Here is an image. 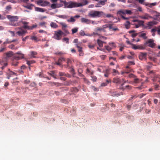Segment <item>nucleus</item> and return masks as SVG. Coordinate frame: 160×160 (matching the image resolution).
Wrapping results in <instances>:
<instances>
[{"instance_id": "nucleus-29", "label": "nucleus", "mask_w": 160, "mask_h": 160, "mask_svg": "<svg viewBox=\"0 0 160 160\" xmlns=\"http://www.w3.org/2000/svg\"><path fill=\"white\" fill-rule=\"evenodd\" d=\"M50 4V2L47 1H45L43 2L40 5V6L42 7L46 6Z\"/></svg>"}, {"instance_id": "nucleus-59", "label": "nucleus", "mask_w": 160, "mask_h": 160, "mask_svg": "<svg viewBox=\"0 0 160 160\" xmlns=\"http://www.w3.org/2000/svg\"><path fill=\"white\" fill-rule=\"evenodd\" d=\"M90 24L92 23L93 25L97 24H98V23L97 22H96L90 20Z\"/></svg>"}, {"instance_id": "nucleus-25", "label": "nucleus", "mask_w": 160, "mask_h": 160, "mask_svg": "<svg viewBox=\"0 0 160 160\" xmlns=\"http://www.w3.org/2000/svg\"><path fill=\"white\" fill-rule=\"evenodd\" d=\"M103 42H102L99 39H98L97 40V43L100 47H103Z\"/></svg>"}, {"instance_id": "nucleus-37", "label": "nucleus", "mask_w": 160, "mask_h": 160, "mask_svg": "<svg viewBox=\"0 0 160 160\" xmlns=\"http://www.w3.org/2000/svg\"><path fill=\"white\" fill-rule=\"evenodd\" d=\"M60 24L62 26V30L66 28L67 27V25L65 23L62 22H61L60 23Z\"/></svg>"}, {"instance_id": "nucleus-63", "label": "nucleus", "mask_w": 160, "mask_h": 160, "mask_svg": "<svg viewBox=\"0 0 160 160\" xmlns=\"http://www.w3.org/2000/svg\"><path fill=\"white\" fill-rule=\"evenodd\" d=\"M43 1L42 0H39L37 2V3L38 5H41L43 2Z\"/></svg>"}, {"instance_id": "nucleus-28", "label": "nucleus", "mask_w": 160, "mask_h": 160, "mask_svg": "<svg viewBox=\"0 0 160 160\" xmlns=\"http://www.w3.org/2000/svg\"><path fill=\"white\" fill-rule=\"evenodd\" d=\"M50 4V2L47 1H45L43 2L40 5V6L42 7L46 6Z\"/></svg>"}, {"instance_id": "nucleus-40", "label": "nucleus", "mask_w": 160, "mask_h": 160, "mask_svg": "<svg viewBox=\"0 0 160 160\" xmlns=\"http://www.w3.org/2000/svg\"><path fill=\"white\" fill-rule=\"evenodd\" d=\"M105 48L106 49L108 52H110L112 49V48H111L109 46H105Z\"/></svg>"}, {"instance_id": "nucleus-55", "label": "nucleus", "mask_w": 160, "mask_h": 160, "mask_svg": "<svg viewBox=\"0 0 160 160\" xmlns=\"http://www.w3.org/2000/svg\"><path fill=\"white\" fill-rule=\"evenodd\" d=\"M92 80L93 82H96L97 79V77L95 76H92L91 77Z\"/></svg>"}, {"instance_id": "nucleus-35", "label": "nucleus", "mask_w": 160, "mask_h": 160, "mask_svg": "<svg viewBox=\"0 0 160 160\" xmlns=\"http://www.w3.org/2000/svg\"><path fill=\"white\" fill-rule=\"evenodd\" d=\"M125 26L127 29H128L130 27V22L128 21H127L125 24Z\"/></svg>"}, {"instance_id": "nucleus-15", "label": "nucleus", "mask_w": 160, "mask_h": 160, "mask_svg": "<svg viewBox=\"0 0 160 160\" xmlns=\"http://www.w3.org/2000/svg\"><path fill=\"white\" fill-rule=\"evenodd\" d=\"M144 5L147 6L149 7V8H152V6H155L157 5V2H155L152 3H149L148 2H145L144 3Z\"/></svg>"}, {"instance_id": "nucleus-11", "label": "nucleus", "mask_w": 160, "mask_h": 160, "mask_svg": "<svg viewBox=\"0 0 160 160\" xmlns=\"http://www.w3.org/2000/svg\"><path fill=\"white\" fill-rule=\"evenodd\" d=\"M147 53L146 52H141L139 56V59L142 60L146 59Z\"/></svg>"}, {"instance_id": "nucleus-61", "label": "nucleus", "mask_w": 160, "mask_h": 160, "mask_svg": "<svg viewBox=\"0 0 160 160\" xmlns=\"http://www.w3.org/2000/svg\"><path fill=\"white\" fill-rule=\"evenodd\" d=\"M14 45L13 44H11L8 47L9 48L12 49H14Z\"/></svg>"}, {"instance_id": "nucleus-56", "label": "nucleus", "mask_w": 160, "mask_h": 160, "mask_svg": "<svg viewBox=\"0 0 160 160\" xmlns=\"http://www.w3.org/2000/svg\"><path fill=\"white\" fill-rule=\"evenodd\" d=\"M69 38H63V40L64 41L66 42L67 43H69Z\"/></svg>"}, {"instance_id": "nucleus-36", "label": "nucleus", "mask_w": 160, "mask_h": 160, "mask_svg": "<svg viewBox=\"0 0 160 160\" xmlns=\"http://www.w3.org/2000/svg\"><path fill=\"white\" fill-rule=\"evenodd\" d=\"M30 39H31L34 40L36 42H38L39 40L36 36H31Z\"/></svg>"}, {"instance_id": "nucleus-39", "label": "nucleus", "mask_w": 160, "mask_h": 160, "mask_svg": "<svg viewBox=\"0 0 160 160\" xmlns=\"http://www.w3.org/2000/svg\"><path fill=\"white\" fill-rule=\"evenodd\" d=\"M72 92L74 93H76L78 92V89L76 88H73L71 89Z\"/></svg>"}, {"instance_id": "nucleus-18", "label": "nucleus", "mask_w": 160, "mask_h": 160, "mask_svg": "<svg viewBox=\"0 0 160 160\" xmlns=\"http://www.w3.org/2000/svg\"><path fill=\"white\" fill-rule=\"evenodd\" d=\"M90 20L88 19L85 18H82L81 19L82 22L85 23L87 24H90Z\"/></svg>"}, {"instance_id": "nucleus-20", "label": "nucleus", "mask_w": 160, "mask_h": 160, "mask_svg": "<svg viewBox=\"0 0 160 160\" xmlns=\"http://www.w3.org/2000/svg\"><path fill=\"white\" fill-rule=\"evenodd\" d=\"M119 12L121 13L122 14L126 13L129 15L132 14V12L130 10H126L125 11H120Z\"/></svg>"}, {"instance_id": "nucleus-19", "label": "nucleus", "mask_w": 160, "mask_h": 160, "mask_svg": "<svg viewBox=\"0 0 160 160\" xmlns=\"http://www.w3.org/2000/svg\"><path fill=\"white\" fill-rule=\"evenodd\" d=\"M50 26L51 28H58V25L55 23L51 22L50 23Z\"/></svg>"}, {"instance_id": "nucleus-30", "label": "nucleus", "mask_w": 160, "mask_h": 160, "mask_svg": "<svg viewBox=\"0 0 160 160\" xmlns=\"http://www.w3.org/2000/svg\"><path fill=\"white\" fill-rule=\"evenodd\" d=\"M79 34L81 36H91V35L86 34L85 33L84 31L83 30H81L80 31V32Z\"/></svg>"}, {"instance_id": "nucleus-5", "label": "nucleus", "mask_w": 160, "mask_h": 160, "mask_svg": "<svg viewBox=\"0 0 160 160\" xmlns=\"http://www.w3.org/2000/svg\"><path fill=\"white\" fill-rule=\"evenodd\" d=\"M63 32L61 30H59L55 32L54 38L56 39L59 40L61 39V36L63 34Z\"/></svg>"}, {"instance_id": "nucleus-46", "label": "nucleus", "mask_w": 160, "mask_h": 160, "mask_svg": "<svg viewBox=\"0 0 160 160\" xmlns=\"http://www.w3.org/2000/svg\"><path fill=\"white\" fill-rule=\"evenodd\" d=\"M109 73V70L107 69L106 71V72L104 75V76L106 77H108Z\"/></svg>"}, {"instance_id": "nucleus-51", "label": "nucleus", "mask_w": 160, "mask_h": 160, "mask_svg": "<svg viewBox=\"0 0 160 160\" xmlns=\"http://www.w3.org/2000/svg\"><path fill=\"white\" fill-rule=\"evenodd\" d=\"M113 72L114 73H116V74H114V75H116L117 74H119V73L118 72V71L115 69H112Z\"/></svg>"}, {"instance_id": "nucleus-44", "label": "nucleus", "mask_w": 160, "mask_h": 160, "mask_svg": "<svg viewBox=\"0 0 160 160\" xmlns=\"http://www.w3.org/2000/svg\"><path fill=\"white\" fill-rule=\"evenodd\" d=\"M145 87V86L143 85V83H142V85L140 87H137L136 88L139 90H141L142 89L144 88Z\"/></svg>"}, {"instance_id": "nucleus-58", "label": "nucleus", "mask_w": 160, "mask_h": 160, "mask_svg": "<svg viewBox=\"0 0 160 160\" xmlns=\"http://www.w3.org/2000/svg\"><path fill=\"white\" fill-rule=\"evenodd\" d=\"M136 77V76L133 74H130L128 75V77L129 78H134Z\"/></svg>"}, {"instance_id": "nucleus-10", "label": "nucleus", "mask_w": 160, "mask_h": 160, "mask_svg": "<svg viewBox=\"0 0 160 160\" xmlns=\"http://www.w3.org/2000/svg\"><path fill=\"white\" fill-rule=\"evenodd\" d=\"M134 22H137L138 24H135V27L136 28H138L141 26H144V22L142 20H133Z\"/></svg>"}, {"instance_id": "nucleus-32", "label": "nucleus", "mask_w": 160, "mask_h": 160, "mask_svg": "<svg viewBox=\"0 0 160 160\" xmlns=\"http://www.w3.org/2000/svg\"><path fill=\"white\" fill-rule=\"evenodd\" d=\"M31 56L33 58H35V56L37 54V52L35 51H31L30 52Z\"/></svg>"}, {"instance_id": "nucleus-7", "label": "nucleus", "mask_w": 160, "mask_h": 160, "mask_svg": "<svg viewBox=\"0 0 160 160\" xmlns=\"http://www.w3.org/2000/svg\"><path fill=\"white\" fill-rule=\"evenodd\" d=\"M148 44V46L152 48H153L155 46V44L154 43V40L153 39H150L147 41L145 43V45H146Z\"/></svg>"}, {"instance_id": "nucleus-27", "label": "nucleus", "mask_w": 160, "mask_h": 160, "mask_svg": "<svg viewBox=\"0 0 160 160\" xmlns=\"http://www.w3.org/2000/svg\"><path fill=\"white\" fill-rule=\"evenodd\" d=\"M56 16L57 17L59 18H62V19H66V18H67L68 17V16H66L65 15H56Z\"/></svg>"}, {"instance_id": "nucleus-17", "label": "nucleus", "mask_w": 160, "mask_h": 160, "mask_svg": "<svg viewBox=\"0 0 160 160\" xmlns=\"http://www.w3.org/2000/svg\"><path fill=\"white\" fill-rule=\"evenodd\" d=\"M4 54L6 55V58H8L12 57L13 55V53L12 51H9L5 53Z\"/></svg>"}, {"instance_id": "nucleus-47", "label": "nucleus", "mask_w": 160, "mask_h": 160, "mask_svg": "<svg viewBox=\"0 0 160 160\" xmlns=\"http://www.w3.org/2000/svg\"><path fill=\"white\" fill-rule=\"evenodd\" d=\"M22 27V28L27 29L30 30V26L28 25V24L24 25Z\"/></svg>"}, {"instance_id": "nucleus-64", "label": "nucleus", "mask_w": 160, "mask_h": 160, "mask_svg": "<svg viewBox=\"0 0 160 160\" xmlns=\"http://www.w3.org/2000/svg\"><path fill=\"white\" fill-rule=\"evenodd\" d=\"M65 59L64 58L62 57L58 59V61L61 62L62 61H65Z\"/></svg>"}, {"instance_id": "nucleus-12", "label": "nucleus", "mask_w": 160, "mask_h": 160, "mask_svg": "<svg viewBox=\"0 0 160 160\" xmlns=\"http://www.w3.org/2000/svg\"><path fill=\"white\" fill-rule=\"evenodd\" d=\"M122 80L119 78L115 77L113 78L112 82L115 83L120 84Z\"/></svg>"}, {"instance_id": "nucleus-60", "label": "nucleus", "mask_w": 160, "mask_h": 160, "mask_svg": "<svg viewBox=\"0 0 160 160\" xmlns=\"http://www.w3.org/2000/svg\"><path fill=\"white\" fill-rule=\"evenodd\" d=\"M64 53L62 52H58L55 53V54L56 55H61L63 54Z\"/></svg>"}, {"instance_id": "nucleus-1", "label": "nucleus", "mask_w": 160, "mask_h": 160, "mask_svg": "<svg viewBox=\"0 0 160 160\" xmlns=\"http://www.w3.org/2000/svg\"><path fill=\"white\" fill-rule=\"evenodd\" d=\"M105 15V14L102 11H99L92 10L90 11L88 14V16L92 18H98Z\"/></svg>"}, {"instance_id": "nucleus-24", "label": "nucleus", "mask_w": 160, "mask_h": 160, "mask_svg": "<svg viewBox=\"0 0 160 160\" xmlns=\"http://www.w3.org/2000/svg\"><path fill=\"white\" fill-rule=\"evenodd\" d=\"M52 83L51 85L52 86L55 85L57 87L61 86L62 85V84L61 83H59L58 82H50Z\"/></svg>"}, {"instance_id": "nucleus-22", "label": "nucleus", "mask_w": 160, "mask_h": 160, "mask_svg": "<svg viewBox=\"0 0 160 160\" xmlns=\"http://www.w3.org/2000/svg\"><path fill=\"white\" fill-rule=\"evenodd\" d=\"M109 29L110 30L112 29L113 31H119V29L116 27H112V24H110L109 26Z\"/></svg>"}, {"instance_id": "nucleus-21", "label": "nucleus", "mask_w": 160, "mask_h": 160, "mask_svg": "<svg viewBox=\"0 0 160 160\" xmlns=\"http://www.w3.org/2000/svg\"><path fill=\"white\" fill-rule=\"evenodd\" d=\"M35 10L36 11L41 12H43L45 11L44 9L38 7H35Z\"/></svg>"}, {"instance_id": "nucleus-48", "label": "nucleus", "mask_w": 160, "mask_h": 160, "mask_svg": "<svg viewBox=\"0 0 160 160\" xmlns=\"http://www.w3.org/2000/svg\"><path fill=\"white\" fill-rule=\"evenodd\" d=\"M59 75L60 76H67V75L65 73H64V72H59Z\"/></svg>"}, {"instance_id": "nucleus-38", "label": "nucleus", "mask_w": 160, "mask_h": 160, "mask_svg": "<svg viewBox=\"0 0 160 160\" xmlns=\"http://www.w3.org/2000/svg\"><path fill=\"white\" fill-rule=\"evenodd\" d=\"M78 28H72V33L74 34L77 32L78 31Z\"/></svg>"}, {"instance_id": "nucleus-14", "label": "nucleus", "mask_w": 160, "mask_h": 160, "mask_svg": "<svg viewBox=\"0 0 160 160\" xmlns=\"http://www.w3.org/2000/svg\"><path fill=\"white\" fill-rule=\"evenodd\" d=\"M146 35L147 33L146 32H138L139 37H142L144 39H146L147 38V37L146 36Z\"/></svg>"}, {"instance_id": "nucleus-2", "label": "nucleus", "mask_w": 160, "mask_h": 160, "mask_svg": "<svg viewBox=\"0 0 160 160\" xmlns=\"http://www.w3.org/2000/svg\"><path fill=\"white\" fill-rule=\"evenodd\" d=\"M7 18L9 20L10 24L12 26H18V23H15L18 19V17L17 16H12L10 15H7Z\"/></svg>"}, {"instance_id": "nucleus-23", "label": "nucleus", "mask_w": 160, "mask_h": 160, "mask_svg": "<svg viewBox=\"0 0 160 160\" xmlns=\"http://www.w3.org/2000/svg\"><path fill=\"white\" fill-rule=\"evenodd\" d=\"M67 68H70L72 62L71 59L68 58L67 60Z\"/></svg>"}, {"instance_id": "nucleus-43", "label": "nucleus", "mask_w": 160, "mask_h": 160, "mask_svg": "<svg viewBox=\"0 0 160 160\" xmlns=\"http://www.w3.org/2000/svg\"><path fill=\"white\" fill-rule=\"evenodd\" d=\"M135 64L134 62L133 61H128V66L133 65Z\"/></svg>"}, {"instance_id": "nucleus-8", "label": "nucleus", "mask_w": 160, "mask_h": 160, "mask_svg": "<svg viewBox=\"0 0 160 160\" xmlns=\"http://www.w3.org/2000/svg\"><path fill=\"white\" fill-rule=\"evenodd\" d=\"M139 17L141 19L145 20H149L150 18H152L149 14L147 13H145L142 15L139 16Z\"/></svg>"}, {"instance_id": "nucleus-50", "label": "nucleus", "mask_w": 160, "mask_h": 160, "mask_svg": "<svg viewBox=\"0 0 160 160\" xmlns=\"http://www.w3.org/2000/svg\"><path fill=\"white\" fill-rule=\"evenodd\" d=\"M136 1H138L141 4H143L144 5V3L145 2H144V0H135Z\"/></svg>"}, {"instance_id": "nucleus-45", "label": "nucleus", "mask_w": 160, "mask_h": 160, "mask_svg": "<svg viewBox=\"0 0 160 160\" xmlns=\"http://www.w3.org/2000/svg\"><path fill=\"white\" fill-rule=\"evenodd\" d=\"M111 95L112 96L118 97L119 95V94L118 93H117L116 92H113Z\"/></svg>"}, {"instance_id": "nucleus-16", "label": "nucleus", "mask_w": 160, "mask_h": 160, "mask_svg": "<svg viewBox=\"0 0 160 160\" xmlns=\"http://www.w3.org/2000/svg\"><path fill=\"white\" fill-rule=\"evenodd\" d=\"M111 81L110 79L107 80L105 82H103L101 83V86L102 87H105L107 86L109 83L111 82Z\"/></svg>"}, {"instance_id": "nucleus-33", "label": "nucleus", "mask_w": 160, "mask_h": 160, "mask_svg": "<svg viewBox=\"0 0 160 160\" xmlns=\"http://www.w3.org/2000/svg\"><path fill=\"white\" fill-rule=\"evenodd\" d=\"M67 21L68 22H74L76 20L73 17H71L69 19H68L67 20Z\"/></svg>"}, {"instance_id": "nucleus-62", "label": "nucleus", "mask_w": 160, "mask_h": 160, "mask_svg": "<svg viewBox=\"0 0 160 160\" xmlns=\"http://www.w3.org/2000/svg\"><path fill=\"white\" fill-rule=\"evenodd\" d=\"M106 1H107L106 0H103V1H100L99 2L102 5H104L105 4V2Z\"/></svg>"}, {"instance_id": "nucleus-31", "label": "nucleus", "mask_w": 160, "mask_h": 160, "mask_svg": "<svg viewBox=\"0 0 160 160\" xmlns=\"http://www.w3.org/2000/svg\"><path fill=\"white\" fill-rule=\"evenodd\" d=\"M141 81L139 79L137 78L136 76L134 78L133 82L135 83H138L140 82Z\"/></svg>"}, {"instance_id": "nucleus-49", "label": "nucleus", "mask_w": 160, "mask_h": 160, "mask_svg": "<svg viewBox=\"0 0 160 160\" xmlns=\"http://www.w3.org/2000/svg\"><path fill=\"white\" fill-rule=\"evenodd\" d=\"M110 55H118V54L117 52L115 51H112L111 52L110 54Z\"/></svg>"}, {"instance_id": "nucleus-6", "label": "nucleus", "mask_w": 160, "mask_h": 160, "mask_svg": "<svg viewBox=\"0 0 160 160\" xmlns=\"http://www.w3.org/2000/svg\"><path fill=\"white\" fill-rule=\"evenodd\" d=\"M157 22L155 21H152L148 22L146 25L145 26L144 28L146 29H150L154 25L157 24Z\"/></svg>"}, {"instance_id": "nucleus-4", "label": "nucleus", "mask_w": 160, "mask_h": 160, "mask_svg": "<svg viewBox=\"0 0 160 160\" xmlns=\"http://www.w3.org/2000/svg\"><path fill=\"white\" fill-rule=\"evenodd\" d=\"M16 30H19V31L17 32L16 33L19 36H23L25 35L26 33L27 32L26 30H23L22 29V27H20L17 28H16Z\"/></svg>"}, {"instance_id": "nucleus-9", "label": "nucleus", "mask_w": 160, "mask_h": 160, "mask_svg": "<svg viewBox=\"0 0 160 160\" xmlns=\"http://www.w3.org/2000/svg\"><path fill=\"white\" fill-rule=\"evenodd\" d=\"M132 48L133 49L135 50L137 49L144 50L145 48V46L142 45H136L134 44H133Z\"/></svg>"}, {"instance_id": "nucleus-34", "label": "nucleus", "mask_w": 160, "mask_h": 160, "mask_svg": "<svg viewBox=\"0 0 160 160\" xmlns=\"http://www.w3.org/2000/svg\"><path fill=\"white\" fill-rule=\"evenodd\" d=\"M83 2L82 3H78V4H81V6H82L88 4V2L87 0H82Z\"/></svg>"}, {"instance_id": "nucleus-13", "label": "nucleus", "mask_w": 160, "mask_h": 160, "mask_svg": "<svg viewBox=\"0 0 160 160\" xmlns=\"http://www.w3.org/2000/svg\"><path fill=\"white\" fill-rule=\"evenodd\" d=\"M17 54H18V55H15L14 56V59L16 60H18L24 58V55L23 54H19L18 53H17Z\"/></svg>"}, {"instance_id": "nucleus-41", "label": "nucleus", "mask_w": 160, "mask_h": 160, "mask_svg": "<svg viewBox=\"0 0 160 160\" xmlns=\"http://www.w3.org/2000/svg\"><path fill=\"white\" fill-rule=\"evenodd\" d=\"M7 74H9L11 76L12 75H15V76H17V74L16 73H15L12 71H10V72L7 73Z\"/></svg>"}, {"instance_id": "nucleus-54", "label": "nucleus", "mask_w": 160, "mask_h": 160, "mask_svg": "<svg viewBox=\"0 0 160 160\" xmlns=\"http://www.w3.org/2000/svg\"><path fill=\"white\" fill-rule=\"evenodd\" d=\"M95 47V45L89 44L88 45V47L90 49H93Z\"/></svg>"}, {"instance_id": "nucleus-53", "label": "nucleus", "mask_w": 160, "mask_h": 160, "mask_svg": "<svg viewBox=\"0 0 160 160\" xmlns=\"http://www.w3.org/2000/svg\"><path fill=\"white\" fill-rule=\"evenodd\" d=\"M37 27V25L36 24L33 25L31 26H30V30H32L33 28H36Z\"/></svg>"}, {"instance_id": "nucleus-57", "label": "nucleus", "mask_w": 160, "mask_h": 160, "mask_svg": "<svg viewBox=\"0 0 160 160\" xmlns=\"http://www.w3.org/2000/svg\"><path fill=\"white\" fill-rule=\"evenodd\" d=\"M6 48L5 47L2 48V47L0 49V52H2L6 50Z\"/></svg>"}, {"instance_id": "nucleus-26", "label": "nucleus", "mask_w": 160, "mask_h": 160, "mask_svg": "<svg viewBox=\"0 0 160 160\" xmlns=\"http://www.w3.org/2000/svg\"><path fill=\"white\" fill-rule=\"evenodd\" d=\"M34 6V5H33L32 4H30V5H28L26 6H24L23 5V6L26 8H27L28 9L30 10H32V7L33 6Z\"/></svg>"}, {"instance_id": "nucleus-52", "label": "nucleus", "mask_w": 160, "mask_h": 160, "mask_svg": "<svg viewBox=\"0 0 160 160\" xmlns=\"http://www.w3.org/2000/svg\"><path fill=\"white\" fill-rule=\"evenodd\" d=\"M51 7L52 9H55L57 8V5L56 4L53 3L51 4Z\"/></svg>"}, {"instance_id": "nucleus-42", "label": "nucleus", "mask_w": 160, "mask_h": 160, "mask_svg": "<svg viewBox=\"0 0 160 160\" xmlns=\"http://www.w3.org/2000/svg\"><path fill=\"white\" fill-rule=\"evenodd\" d=\"M84 82L88 85H89L90 84V82L86 78H83Z\"/></svg>"}, {"instance_id": "nucleus-3", "label": "nucleus", "mask_w": 160, "mask_h": 160, "mask_svg": "<svg viewBox=\"0 0 160 160\" xmlns=\"http://www.w3.org/2000/svg\"><path fill=\"white\" fill-rule=\"evenodd\" d=\"M63 2L65 7L68 8L79 7L81 5L80 4H78L77 3L72 2H67L66 1H63Z\"/></svg>"}]
</instances>
